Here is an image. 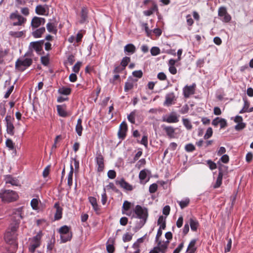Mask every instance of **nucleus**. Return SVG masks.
Segmentation results:
<instances>
[{"label": "nucleus", "instance_id": "nucleus-1", "mask_svg": "<svg viewBox=\"0 0 253 253\" xmlns=\"http://www.w3.org/2000/svg\"><path fill=\"white\" fill-rule=\"evenodd\" d=\"M0 198L5 202H11L16 201L18 196L17 193L10 190H1L0 192Z\"/></svg>", "mask_w": 253, "mask_h": 253}, {"label": "nucleus", "instance_id": "nucleus-2", "mask_svg": "<svg viewBox=\"0 0 253 253\" xmlns=\"http://www.w3.org/2000/svg\"><path fill=\"white\" fill-rule=\"evenodd\" d=\"M33 61L31 58H19L15 62V69L20 72L26 70L32 64Z\"/></svg>", "mask_w": 253, "mask_h": 253}, {"label": "nucleus", "instance_id": "nucleus-3", "mask_svg": "<svg viewBox=\"0 0 253 253\" xmlns=\"http://www.w3.org/2000/svg\"><path fill=\"white\" fill-rule=\"evenodd\" d=\"M134 212L136 215V217L142 220L144 224L148 218V210L145 208H143L140 205H136L134 210Z\"/></svg>", "mask_w": 253, "mask_h": 253}, {"label": "nucleus", "instance_id": "nucleus-4", "mask_svg": "<svg viewBox=\"0 0 253 253\" xmlns=\"http://www.w3.org/2000/svg\"><path fill=\"white\" fill-rule=\"evenodd\" d=\"M9 18L13 21L12 25L14 26L24 25L27 21L26 18L19 14L17 10L10 14Z\"/></svg>", "mask_w": 253, "mask_h": 253}, {"label": "nucleus", "instance_id": "nucleus-5", "mask_svg": "<svg viewBox=\"0 0 253 253\" xmlns=\"http://www.w3.org/2000/svg\"><path fill=\"white\" fill-rule=\"evenodd\" d=\"M95 161L97 165V171L102 172L104 169V158L100 150H98L96 153Z\"/></svg>", "mask_w": 253, "mask_h": 253}, {"label": "nucleus", "instance_id": "nucleus-6", "mask_svg": "<svg viewBox=\"0 0 253 253\" xmlns=\"http://www.w3.org/2000/svg\"><path fill=\"white\" fill-rule=\"evenodd\" d=\"M218 15L222 18L221 20L224 22H229L231 19V16L228 13L225 7H220L218 9Z\"/></svg>", "mask_w": 253, "mask_h": 253}, {"label": "nucleus", "instance_id": "nucleus-7", "mask_svg": "<svg viewBox=\"0 0 253 253\" xmlns=\"http://www.w3.org/2000/svg\"><path fill=\"white\" fill-rule=\"evenodd\" d=\"M45 22V19L44 18L35 16L32 19L31 25L33 29H35L41 25H44Z\"/></svg>", "mask_w": 253, "mask_h": 253}, {"label": "nucleus", "instance_id": "nucleus-8", "mask_svg": "<svg viewBox=\"0 0 253 253\" xmlns=\"http://www.w3.org/2000/svg\"><path fill=\"white\" fill-rule=\"evenodd\" d=\"M176 100V97L173 92L168 93L166 95L165 101L164 102V105L167 106H169L172 104L175 103Z\"/></svg>", "mask_w": 253, "mask_h": 253}, {"label": "nucleus", "instance_id": "nucleus-9", "mask_svg": "<svg viewBox=\"0 0 253 253\" xmlns=\"http://www.w3.org/2000/svg\"><path fill=\"white\" fill-rule=\"evenodd\" d=\"M162 121L171 124L177 123L179 121V120L176 114L172 112L169 116L163 117Z\"/></svg>", "mask_w": 253, "mask_h": 253}, {"label": "nucleus", "instance_id": "nucleus-10", "mask_svg": "<svg viewBox=\"0 0 253 253\" xmlns=\"http://www.w3.org/2000/svg\"><path fill=\"white\" fill-rule=\"evenodd\" d=\"M196 84H193L192 85H186L183 89L184 96L188 98L190 95L195 93Z\"/></svg>", "mask_w": 253, "mask_h": 253}, {"label": "nucleus", "instance_id": "nucleus-11", "mask_svg": "<svg viewBox=\"0 0 253 253\" xmlns=\"http://www.w3.org/2000/svg\"><path fill=\"white\" fill-rule=\"evenodd\" d=\"M44 43V40H41L37 42H31L30 46L32 47L38 53L40 54L42 50V46Z\"/></svg>", "mask_w": 253, "mask_h": 253}, {"label": "nucleus", "instance_id": "nucleus-12", "mask_svg": "<svg viewBox=\"0 0 253 253\" xmlns=\"http://www.w3.org/2000/svg\"><path fill=\"white\" fill-rule=\"evenodd\" d=\"M162 127L169 138H172L175 137V128L173 126L162 125Z\"/></svg>", "mask_w": 253, "mask_h": 253}, {"label": "nucleus", "instance_id": "nucleus-13", "mask_svg": "<svg viewBox=\"0 0 253 253\" xmlns=\"http://www.w3.org/2000/svg\"><path fill=\"white\" fill-rule=\"evenodd\" d=\"M225 166L222 165L219 168V172L218 176L216 181L215 184L213 185L214 188H217L220 186L222 184V180L223 178V168H225Z\"/></svg>", "mask_w": 253, "mask_h": 253}, {"label": "nucleus", "instance_id": "nucleus-14", "mask_svg": "<svg viewBox=\"0 0 253 253\" xmlns=\"http://www.w3.org/2000/svg\"><path fill=\"white\" fill-rule=\"evenodd\" d=\"M22 208H19L14 210L13 211V218L15 222H20L21 219L23 218Z\"/></svg>", "mask_w": 253, "mask_h": 253}, {"label": "nucleus", "instance_id": "nucleus-15", "mask_svg": "<svg viewBox=\"0 0 253 253\" xmlns=\"http://www.w3.org/2000/svg\"><path fill=\"white\" fill-rule=\"evenodd\" d=\"M157 246L156 247L159 250V252L161 253H166L169 242L167 240L165 242H162L161 241H157Z\"/></svg>", "mask_w": 253, "mask_h": 253}, {"label": "nucleus", "instance_id": "nucleus-16", "mask_svg": "<svg viewBox=\"0 0 253 253\" xmlns=\"http://www.w3.org/2000/svg\"><path fill=\"white\" fill-rule=\"evenodd\" d=\"M17 235L16 233H13L12 232H10L7 230L4 234V240L5 242L9 244L13 243L16 239Z\"/></svg>", "mask_w": 253, "mask_h": 253}, {"label": "nucleus", "instance_id": "nucleus-17", "mask_svg": "<svg viewBox=\"0 0 253 253\" xmlns=\"http://www.w3.org/2000/svg\"><path fill=\"white\" fill-rule=\"evenodd\" d=\"M197 241V239H194L190 241L186 250L187 253H195L196 252L197 249V247L196 246Z\"/></svg>", "mask_w": 253, "mask_h": 253}, {"label": "nucleus", "instance_id": "nucleus-18", "mask_svg": "<svg viewBox=\"0 0 253 253\" xmlns=\"http://www.w3.org/2000/svg\"><path fill=\"white\" fill-rule=\"evenodd\" d=\"M54 207L56 209V212L54 214V220H59L62 216L63 209L60 206L58 202L54 204Z\"/></svg>", "mask_w": 253, "mask_h": 253}, {"label": "nucleus", "instance_id": "nucleus-19", "mask_svg": "<svg viewBox=\"0 0 253 253\" xmlns=\"http://www.w3.org/2000/svg\"><path fill=\"white\" fill-rule=\"evenodd\" d=\"M116 183L119 184L121 187L126 190L131 191L133 189L132 186L126 182L124 178H122L119 181H117Z\"/></svg>", "mask_w": 253, "mask_h": 253}, {"label": "nucleus", "instance_id": "nucleus-20", "mask_svg": "<svg viewBox=\"0 0 253 253\" xmlns=\"http://www.w3.org/2000/svg\"><path fill=\"white\" fill-rule=\"evenodd\" d=\"M5 181L6 184H10L13 186H18L19 183L17 178L12 177L11 175H7L5 178Z\"/></svg>", "mask_w": 253, "mask_h": 253}, {"label": "nucleus", "instance_id": "nucleus-21", "mask_svg": "<svg viewBox=\"0 0 253 253\" xmlns=\"http://www.w3.org/2000/svg\"><path fill=\"white\" fill-rule=\"evenodd\" d=\"M191 229L193 231L196 232L199 226V222L197 219L194 218H190L189 219V223Z\"/></svg>", "mask_w": 253, "mask_h": 253}, {"label": "nucleus", "instance_id": "nucleus-22", "mask_svg": "<svg viewBox=\"0 0 253 253\" xmlns=\"http://www.w3.org/2000/svg\"><path fill=\"white\" fill-rule=\"evenodd\" d=\"M57 110L59 115L61 117H66L68 115L66 111L65 105H57Z\"/></svg>", "mask_w": 253, "mask_h": 253}, {"label": "nucleus", "instance_id": "nucleus-23", "mask_svg": "<svg viewBox=\"0 0 253 253\" xmlns=\"http://www.w3.org/2000/svg\"><path fill=\"white\" fill-rule=\"evenodd\" d=\"M88 200L92 205L93 210L98 213L99 211V208L97 203L96 199L94 197H89Z\"/></svg>", "mask_w": 253, "mask_h": 253}, {"label": "nucleus", "instance_id": "nucleus-24", "mask_svg": "<svg viewBox=\"0 0 253 253\" xmlns=\"http://www.w3.org/2000/svg\"><path fill=\"white\" fill-rule=\"evenodd\" d=\"M45 29L44 27L40 28L33 31L32 33V36L35 38H41L42 35L45 33Z\"/></svg>", "mask_w": 253, "mask_h": 253}, {"label": "nucleus", "instance_id": "nucleus-25", "mask_svg": "<svg viewBox=\"0 0 253 253\" xmlns=\"http://www.w3.org/2000/svg\"><path fill=\"white\" fill-rule=\"evenodd\" d=\"M81 19L80 20L81 23H84L87 20L88 16V10L86 7H83L82 8L81 13Z\"/></svg>", "mask_w": 253, "mask_h": 253}, {"label": "nucleus", "instance_id": "nucleus-26", "mask_svg": "<svg viewBox=\"0 0 253 253\" xmlns=\"http://www.w3.org/2000/svg\"><path fill=\"white\" fill-rule=\"evenodd\" d=\"M46 7H47L46 5L44 6L42 5H38L36 7V12L39 15H45L46 11Z\"/></svg>", "mask_w": 253, "mask_h": 253}, {"label": "nucleus", "instance_id": "nucleus-27", "mask_svg": "<svg viewBox=\"0 0 253 253\" xmlns=\"http://www.w3.org/2000/svg\"><path fill=\"white\" fill-rule=\"evenodd\" d=\"M124 51L125 52L133 54L135 52L136 48L133 44L129 43L125 46Z\"/></svg>", "mask_w": 253, "mask_h": 253}, {"label": "nucleus", "instance_id": "nucleus-28", "mask_svg": "<svg viewBox=\"0 0 253 253\" xmlns=\"http://www.w3.org/2000/svg\"><path fill=\"white\" fill-rule=\"evenodd\" d=\"M46 28L47 31L49 33H53L54 34H56L57 32V29L56 28V26L55 24L53 23L49 22L46 25Z\"/></svg>", "mask_w": 253, "mask_h": 253}, {"label": "nucleus", "instance_id": "nucleus-29", "mask_svg": "<svg viewBox=\"0 0 253 253\" xmlns=\"http://www.w3.org/2000/svg\"><path fill=\"white\" fill-rule=\"evenodd\" d=\"M74 172V168L72 164L70 165V171L68 175V185L71 187L73 184V175Z\"/></svg>", "mask_w": 253, "mask_h": 253}, {"label": "nucleus", "instance_id": "nucleus-30", "mask_svg": "<svg viewBox=\"0 0 253 253\" xmlns=\"http://www.w3.org/2000/svg\"><path fill=\"white\" fill-rule=\"evenodd\" d=\"M73 236V233L72 231H70V233H68L67 234H63L60 235V238L62 242L66 243L68 241H70L72 239Z\"/></svg>", "mask_w": 253, "mask_h": 253}, {"label": "nucleus", "instance_id": "nucleus-31", "mask_svg": "<svg viewBox=\"0 0 253 253\" xmlns=\"http://www.w3.org/2000/svg\"><path fill=\"white\" fill-rule=\"evenodd\" d=\"M82 120L79 119L77 121V124L76 126V131L79 136H81L82 134L83 127L82 125Z\"/></svg>", "mask_w": 253, "mask_h": 253}, {"label": "nucleus", "instance_id": "nucleus-32", "mask_svg": "<svg viewBox=\"0 0 253 253\" xmlns=\"http://www.w3.org/2000/svg\"><path fill=\"white\" fill-rule=\"evenodd\" d=\"M58 92L59 93L63 95H68L71 92V89L69 87H62L60 88Z\"/></svg>", "mask_w": 253, "mask_h": 253}, {"label": "nucleus", "instance_id": "nucleus-33", "mask_svg": "<svg viewBox=\"0 0 253 253\" xmlns=\"http://www.w3.org/2000/svg\"><path fill=\"white\" fill-rule=\"evenodd\" d=\"M42 236V233L41 231H40L37 234V235H36L35 236H34L33 238V239H32L33 243H34L36 244H38L40 246V244H41L40 241H41Z\"/></svg>", "mask_w": 253, "mask_h": 253}, {"label": "nucleus", "instance_id": "nucleus-34", "mask_svg": "<svg viewBox=\"0 0 253 253\" xmlns=\"http://www.w3.org/2000/svg\"><path fill=\"white\" fill-rule=\"evenodd\" d=\"M8 52L9 50L8 49L4 50H3L2 48L0 49V64L3 63V58L8 54Z\"/></svg>", "mask_w": 253, "mask_h": 253}, {"label": "nucleus", "instance_id": "nucleus-35", "mask_svg": "<svg viewBox=\"0 0 253 253\" xmlns=\"http://www.w3.org/2000/svg\"><path fill=\"white\" fill-rule=\"evenodd\" d=\"M70 227L67 226V225H64L62 226L59 229V232L60 234V235L67 234L68 233H70Z\"/></svg>", "mask_w": 253, "mask_h": 253}, {"label": "nucleus", "instance_id": "nucleus-36", "mask_svg": "<svg viewBox=\"0 0 253 253\" xmlns=\"http://www.w3.org/2000/svg\"><path fill=\"white\" fill-rule=\"evenodd\" d=\"M148 172L150 173V171L146 169H144L140 171L139 178L140 181L144 180L146 179Z\"/></svg>", "mask_w": 253, "mask_h": 253}, {"label": "nucleus", "instance_id": "nucleus-37", "mask_svg": "<svg viewBox=\"0 0 253 253\" xmlns=\"http://www.w3.org/2000/svg\"><path fill=\"white\" fill-rule=\"evenodd\" d=\"M182 122L183 125L188 130H191L192 128V125L190 121V120L188 119H182Z\"/></svg>", "mask_w": 253, "mask_h": 253}, {"label": "nucleus", "instance_id": "nucleus-38", "mask_svg": "<svg viewBox=\"0 0 253 253\" xmlns=\"http://www.w3.org/2000/svg\"><path fill=\"white\" fill-rule=\"evenodd\" d=\"M14 120V118L11 117L10 115H7L5 118L6 127L13 125Z\"/></svg>", "mask_w": 253, "mask_h": 253}, {"label": "nucleus", "instance_id": "nucleus-39", "mask_svg": "<svg viewBox=\"0 0 253 253\" xmlns=\"http://www.w3.org/2000/svg\"><path fill=\"white\" fill-rule=\"evenodd\" d=\"M131 207V203L127 201H125L124 202L122 207V212L125 213V211H128Z\"/></svg>", "mask_w": 253, "mask_h": 253}, {"label": "nucleus", "instance_id": "nucleus-40", "mask_svg": "<svg viewBox=\"0 0 253 253\" xmlns=\"http://www.w3.org/2000/svg\"><path fill=\"white\" fill-rule=\"evenodd\" d=\"M133 83L132 82H126L125 83L124 90L125 92H127L133 88Z\"/></svg>", "mask_w": 253, "mask_h": 253}, {"label": "nucleus", "instance_id": "nucleus-41", "mask_svg": "<svg viewBox=\"0 0 253 253\" xmlns=\"http://www.w3.org/2000/svg\"><path fill=\"white\" fill-rule=\"evenodd\" d=\"M190 203V200L188 198L185 199L184 200L178 202L180 208L183 209L187 207Z\"/></svg>", "mask_w": 253, "mask_h": 253}, {"label": "nucleus", "instance_id": "nucleus-42", "mask_svg": "<svg viewBox=\"0 0 253 253\" xmlns=\"http://www.w3.org/2000/svg\"><path fill=\"white\" fill-rule=\"evenodd\" d=\"M130 61V57L126 56L122 59L121 62V65L125 69Z\"/></svg>", "mask_w": 253, "mask_h": 253}, {"label": "nucleus", "instance_id": "nucleus-43", "mask_svg": "<svg viewBox=\"0 0 253 253\" xmlns=\"http://www.w3.org/2000/svg\"><path fill=\"white\" fill-rule=\"evenodd\" d=\"M5 145L9 150H13L14 149V145L11 139L8 138L6 139L5 142Z\"/></svg>", "mask_w": 253, "mask_h": 253}, {"label": "nucleus", "instance_id": "nucleus-44", "mask_svg": "<svg viewBox=\"0 0 253 253\" xmlns=\"http://www.w3.org/2000/svg\"><path fill=\"white\" fill-rule=\"evenodd\" d=\"M212 133H213V131H212V128L211 127H209L207 129L206 132L204 136V138L205 139H209L212 135Z\"/></svg>", "mask_w": 253, "mask_h": 253}, {"label": "nucleus", "instance_id": "nucleus-45", "mask_svg": "<svg viewBox=\"0 0 253 253\" xmlns=\"http://www.w3.org/2000/svg\"><path fill=\"white\" fill-rule=\"evenodd\" d=\"M151 54L153 56H156L160 53V49L158 47H152L150 50Z\"/></svg>", "mask_w": 253, "mask_h": 253}, {"label": "nucleus", "instance_id": "nucleus-46", "mask_svg": "<svg viewBox=\"0 0 253 253\" xmlns=\"http://www.w3.org/2000/svg\"><path fill=\"white\" fill-rule=\"evenodd\" d=\"M132 235L129 233H125L123 236V240L124 242H129L131 240Z\"/></svg>", "mask_w": 253, "mask_h": 253}, {"label": "nucleus", "instance_id": "nucleus-47", "mask_svg": "<svg viewBox=\"0 0 253 253\" xmlns=\"http://www.w3.org/2000/svg\"><path fill=\"white\" fill-rule=\"evenodd\" d=\"M185 149L187 152H191L195 150V146L192 143H189L185 145Z\"/></svg>", "mask_w": 253, "mask_h": 253}, {"label": "nucleus", "instance_id": "nucleus-48", "mask_svg": "<svg viewBox=\"0 0 253 253\" xmlns=\"http://www.w3.org/2000/svg\"><path fill=\"white\" fill-rule=\"evenodd\" d=\"M82 64V63L81 62H80V61L77 62L75 64V65L73 66V72H75V73H78L80 71Z\"/></svg>", "mask_w": 253, "mask_h": 253}, {"label": "nucleus", "instance_id": "nucleus-49", "mask_svg": "<svg viewBox=\"0 0 253 253\" xmlns=\"http://www.w3.org/2000/svg\"><path fill=\"white\" fill-rule=\"evenodd\" d=\"M10 35L16 38H20L21 37L24 35V32L23 31L20 32H13L11 31L10 32Z\"/></svg>", "mask_w": 253, "mask_h": 253}, {"label": "nucleus", "instance_id": "nucleus-50", "mask_svg": "<svg viewBox=\"0 0 253 253\" xmlns=\"http://www.w3.org/2000/svg\"><path fill=\"white\" fill-rule=\"evenodd\" d=\"M246 124L242 122H240V123H238L237 125L235 126V129L237 131H240L242 130L246 127Z\"/></svg>", "mask_w": 253, "mask_h": 253}, {"label": "nucleus", "instance_id": "nucleus-51", "mask_svg": "<svg viewBox=\"0 0 253 253\" xmlns=\"http://www.w3.org/2000/svg\"><path fill=\"white\" fill-rule=\"evenodd\" d=\"M126 131L120 129V128H119V130L118 132V137L120 139H121L122 140L124 139L126 136Z\"/></svg>", "mask_w": 253, "mask_h": 253}, {"label": "nucleus", "instance_id": "nucleus-52", "mask_svg": "<svg viewBox=\"0 0 253 253\" xmlns=\"http://www.w3.org/2000/svg\"><path fill=\"white\" fill-rule=\"evenodd\" d=\"M19 223L17 221L15 222L14 225L11 226L10 229H9L8 230L10 232H12L13 233H16V231L19 227Z\"/></svg>", "mask_w": 253, "mask_h": 253}, {"label": "nucleus", "instance_id": "nucleus-53", "mask_svg": "<svg viewBox=\"0 0 253 253\" xmlns=\"http://www.w3.org/2000/svg\"><path fill=\"white\" fill-rule=\"evenodd\" d=\"M14 126L13 125L6 127V132L8 134L10 135H13L14 134Z\"/></svg>", "mask_w": 253, "mask_h": 253}, {"label": "nucleus", "instance_id": "nucleus-54", "mask_svg": "<svg viewBox=\"0 0 253 253\" xmlns=\"http://www.w3.org/2000/svg\"><path fill=\"white\" fill-rule=\"evenodd\" d=\"M158 185L156 183H153L149 186V191L150 193H154L157 190Z\"/></svg>", "mask_w": 253, "mask_h": 253}, {"label": "nucleus", "instance_id": "nucleus-55", "mask_svg": "<svg viewBox=\"0 0 253 253\" xmlns=\"http://www.w3.org/2000/svg\"><path fill=\"white\" fill-rule=\"evenodd\" d=\"M127 119L131 123L135 124V113L134 112H131L128 116Z\"/></svg>", "mask_w": 253, "mask_h": 253}, {"label": "nucleus", "instance_id": "nucleus-56", "mask_svg": "<svg viewBox=\"0 0 253 253\" xmlns=\"http://www.w3.org/2000/svg\"><path fill=\"white\" fill-rule=\"evenodd\" d=\"M42 63L44 66H47L49 64V58L47 56H42L41 58Z\"/></svg>", "mask_w": 253, "mask_h": 253}, {"label": "nucleus", "instance_id": "nucleus-57", "mask_svg": "<svg viewBox=\"0 0 253 253\" xmlns=\"http://www.w3.org/2000/svg\"><path fill=\"white\" fill-rule=\"evenodd\" d=\"M132 75L135 77L141 78L143 76V72L141 70L134 71L132 72Z\"/></svg>", "mask_w": 253, "mask_h": 253}, {"label": "nucleus", "instance_id": "nucleus-58", "mask_svg": "<svg viewBox=\"0 0 253 253\" xmlns=\"http://www.w3.org/2000/svg\"><path fill=\"white\" fill-rule=\"evenodd\" d=\"M107 200V196L106 193L105 188H104V192L101 195V202L103 205H105L106 203Z\"/></svg>", "mask_w": 253, "mask_h": 253}, {"label": "nucleus", "instance_id": "nucleus-59", "mask_svg": "<svg viewBox=\"0 0 253 253\" xmlns=\"http://www.w3.org/2000/svg\"><path fill=\"white\" fill-rule=\"evenodd\" d=\"M140 244L137 243V242H135L132 245V248L135 250L134 253H140V250L139 249L140 248Z\"/></svg>", "mask_w": 253, "mask_h": 253}, {"label": "nucleus", "instance_id": "nucleus-60", "mask_svg": "<svg viewBox=\"0 0 253 253\" xmlns=\"http://www.w3.org/2000/svg\"><path fill=\"white\" fill-rule=\"evenodd\" d=\"M108 176L110 179H114L116 176V173L114 170H109L107 173Z\"/></svg>", "mask_w": 253, "mask_h": 253}, {"label": "nucleus", "instance_id": "nucleus-61", "mask_svg": "<svg viewBox=\"0 0 253 253\" xmlns=\"http://www.w3.org/2000/svg\"><path fill=\"white\" fill-rule=\"evenodd\" d=\"M31 207L33 209L36 210L38 206V201L37 199H33L31 202Z\"/></svg>", "mask_w": 253, "mask_h": 253}, {"label": "nucleus", "instance_id": "nucleus-62", "mask_svg": "<svg viewBox=\"0 0 253 253\" xmlns=\"http://www.w3.org/2000/svg\"><path fill=\"white\" fill-rule=\"evenodd\" d=\"M146 164V160L145 159H141L136 164V167L138 169H140L141 166H144Z\"/></svg>", "mask_w": 253, "mask_h": 253}, {"label": "nucleus", "instance_id": "nucleus-63", "mask_svg": "<svg viewBox=\"0 0 253 253\" xmlns=\"http://www.w3.org/2000/svg\"><path fill=\"white\" fill-rule=\"evenodd\" d=\"M207 164H208L210 169L211 170L215 169L217 167L216 164L211 160H208L207 161Z\"/></svg>", "mask_w": 253, "mask_h": 253}, {"label": "nucleus", "instance_id": "nucleus-64", "mask_svg": "<svg viewBox=\"0 0 253 253\" xmlns=\"http://www.w3.org/2000/svg\"><path fill=\"white\" fill-rule=\"evenodd\" d=\"M106 250L108 253H114L115 248L112 244H108L106 246Z\"/></svg>", "mask_w": 253, "mask_h": 253}]
</instances>
